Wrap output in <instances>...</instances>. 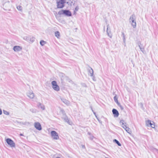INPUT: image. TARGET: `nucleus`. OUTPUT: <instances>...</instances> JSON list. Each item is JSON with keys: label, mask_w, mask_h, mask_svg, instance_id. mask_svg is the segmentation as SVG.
Masks as SVG:
<instances>
[{"label": "nucleus", "mask_w": 158, "mask_h": 158, "mask_svg": "<svg viewBox=\"0 0 158 158\" xmlns=\"http://www.w3.org/2000/svg\"><path fill=\"white\" fill-rule=\"evenodd\" d=\"M66 0H57L56 3L58 8H62L64 6V4L66 2Z\"/></svg>", "instance_id": "1"}, {"label": "nucleus", "mask_w": 158, "mask_h": 158, "mask_svg": "<svg viewBox=\"0 0 158 158\" xmlns=\"http://www.w3.org/2000/svg\"><path fill=\"white\" fill-rule=\"evenodd\" d=\"M52 88L53 89L56 91H58L60 90L59 86L57 85L56 81H54L51 83Z\"/></svg>", "instance_id": "2"}, {"label": "nucleus", "mask_w": 158, "mask_h": 158, "mask_svg": "<svg viewBox=\"0 0 158 158\" xmlns=\"http://www.w3.org/2000/svg\"><path fill=\"white\" fill-rule=\"evenodd\" d=\"M58 14L60 15L64 14L67 16H71V12L67 10H61L58 12Z\"/></svg>", "instance_id": "3"}, {"label": "nucleus", "mask_w": 158, "mask_h": 158, "mask_svg": "<svg viewBox=\"0 0 158 158\" xmlns=\"http://www.w3.org/2000/svg\"><path fill=\"white\" fill-rule=\"evenodd\" d=\"M51 134L52 138L55 140H58L59 139V136L58 134L55 131H52L51 132Z\"/></svg>", "instance_id": "4"}, {"label": "nucleus", "mask_w": 158, "mask_h": 158, "mask_svg": "<svg viewBox=\"0 0 158 158\" xmlns=\"http://www.w3.org/2000/svg\"><path fill=\"white\" fill-rule=\"evenodd\" d=\"M6 141L7 143L11 147H15V143L11 139L7 138L6 139Z\"/></svg>", "instance_id": "5"}, {"label": "nucleus", "mask_w": 158, "mask_h": 158, "mask_svg": "<svg viewBox=\"0 0 158 158\" xmlns=\"http://www.w3.org/2000/svg\"><path fill=\"white\" fill-rule=\"evenodd\" d=\"M22 49V47L19 46H15L13 48V50L15 52L21 51Z\"/></svg>", "instance_id": "6"}, {"label": "nucleus", "mask_w": 158, "mask_h": 158, "mask_svg": "<svg viewBox=\"0 0 158 158\" xmlns=\"http://www.w3.org/2000/svg\"><path fill=\"white\" fill-rule=\"evenodd\" d=\"M27 95L30 98H33L34 97V95L31 91H29L27 93Z\"/></svg>", "instance_id": "7"}, {"label": "nucleus", "mask_w": 158, "mask_h": 158, "mask_svg": "<svg viewBox=\"0 0 158 158\" xmlns=\"http://www.w3.org/2000/svg\"><path fill=\"white\" fill-rule=\"evenodd\" d=\"M106 32L108 36L110 38H111L112 35L110 31V28H109V25H107Z\"/></svg>", "instance_id": "8"}, {"label": "nucleus", "mask_w": 158, "mask_h": 158, "mask_svg": "<svg viewBox=\"0 0 158 158\" xmlns=\"http://www.w3.org/2000/svg\"><path fill=\"white\" fill-rule=\"evenodd\" d=\"M63 118L64 120L65 121V122H66L68 123L69 124L71 125L72 124V121H70L68 118V117L66 116H64V117H63Z\"/></svg>", "instance_id": "9"}, {"label": "nucleus", "mask_w": 158, "mask_h": 158, "mask_svg": "<svg viewBox=\"0 0 158 158\" xmlns=\"http://www.w3.org/2000/svg\"><path fill=\"white\" fill-rule=\"evenodd\" d=\"M112 113L114 117H118L119 115L118 111L115 109H113L112 110Z\"/></svg>", "instance_id": "10"}, {"label": "nucleus", "mask_w": 158, "mask_h": 158, "mask_svg": "<svg viewBox=\"0 0 158 158\" xmlns=\"http://www.w3.org/2000/svg\"><path fill=\"white\" fill-rule=\"evenodd\" d=\"M120 123L122 127L124 129H125V127H127L126 126L127 123H124V121L123 120H121Z\"/></svg>", "instance_id": "11"}, {"label": "nucleus", "mask_w": 158, "mask_h": 158, "mask_svg": "<svg viewBox=\"0 0 158 158\" xmlns=\"http://www.w3.org/2000/svg\"><path fill=\"white\" fill-rule=\"evenodd\" d=\"M135 16L134 15H133L131 16L129 19V21L131 23H134V22H136L135 21Z\"/></svg>", "instance_id": "12"}, {"label": "nucleus", "mask_w": 158, "mask_h": 158, "mask_svg": "<svg viewBox=\"0 0 158 158\" xmlns=\"http://www.w3.org/2000/svg\"><path fill=\"white\" fill-rule=\"evenodd\" d=\"M88 71L89 73H90L89 75L91 76H93L94 73L93 69L91 68H90L89 69H88Z\"/></svg>", "instance_id": "13"}, {"label": "nucleus", "mask_w": 158, "mask_h": 158, "mask_svg": "<svg viewBox=\"0 0 158 158\" xmlns=\"http://www.w3.org/2000/svg\"><path fill=\"white\" fill-rule=\"evenodd\" d=\"M61 100L64 103L66 104L68 106L69 105V102L67 100L64 99H62Z\"/></svg>", "instance_id": "14"}, {"label": "nucleus", "mask_w": 158, "mask_h": 158, "mask_svg": "<svg viewBox=\"0 0 158 158\" xmlns=\"http://www.w3.org/2000/svg\"><path fill=\"white\" fill-rule=\"evenodd\" d=\"M34 126L37 129L40 130V123H35L34 124Z\"/></svg>", "instance_id": "15"}, {"label": "nucleus", "mask_w": 158, "mask_h": 158, "mask_svg": "<svg viewBox=\"0 0 158 158\" xmlns=\"http://www.w3.org/2000/svg\"><path fill=\"white\" fill-rule=\"evenodd\" d=\"M35 38L33 36H30L29 37V40L30 41V42L31 43H33L35 41Z\"/></svg>", "instance_id": "16"}, {"label": "nucleus", "mask_w": 158, "mask_h": 158, "mask_svg": "<svg viewBox=\"0 0 158 158\" xmlns=\"http://www.w3.org/2000/svg\"><path fill=\"white\" fill-rule=\"evenodd\" d=\"M55 36L57 38L60 36V33L58 31H56L55 32Z\"/></svg>", "instance_id": "17"}, {"label": "nucleus", "mask_w": 158, "mask_h": 158, "mask_svg": "<svg viewBox=\"0 0 158 158\" xmlns=\"http://www.w3.org/2000/svg\"><path fill=\"white\" fill-rule=\"evenodd\" d=\"M151 123V120H148L147 121H146V125L147 126H149Z\"/></svg>", "instance_id": "18"}, {"label": "nucleus", "mask_w": 158, "mask_h": 158, "mask_svg": "<svg viewBox=\"0 0 158 158\" xmlns=\"http://www.w3.org/2000/svg\"><path fill=\"white\" fill-rule=\"evenodd\" d=\"M122 35L123 37V41L124 43H125V42L126 39H125V34L123 32H122Z\"/></svg>", "instance_id": "19"}, {"label": "nucleus", "mask_w": 158, "mask_h": 158, "mask_svg": "<svg viewBox=\"0 0 158 158\" xmlns=\"http://www.w3.org/2000/svg\"><path fill=\"white\" fill-rule=\"evenodd\" d=\"M114 142H115L119 146H121V144L116 139H114Z\"/></svg>", "instance_id": "20"}, {"label": "nucleus", "mask_w": 158, "mask_h": 158, "mask_svg": "<svg viewBox=\"0 0 158 158\" xmlns=\"http://www.w3.org/2000/svg\"><path fill=\"white\" fill-rule=\"evenodd\" d=\"M46 42L44 40H41L40 41V44L42 46L44 45L45 44H46Z\"/></svg>", "instance_id": "21"}, {"label": "nucleus", "mask_w": 158, "mask_h": 158, "mask_svg": "<svg viewBox=\"0 0 158 158\" xmlns=\"http://www.w3.org/2000/svg\"><path fill=\"white\" fill-rule=\"evenodd\" d=\"M40 108H41L43 110H45V106L44 105L41 104H40Z\"/></svg>", "instance_id": "22"}, {"label": "nucleus", "mask_w": 158, "mask_h": 158, "mask_svg": "<svg viewBox=\"0 0 158 158\" xmlns=\"http://www.w3.org/2000/svg\"><path fill=\"white\" fill-rule=\"evenodd\" d=\"M23 39L24 40H26L27 41H29V37L26 36H25L23 38Z\"/></svg>", "instance_id": "23"}, {"label": "nucleus", "mask_w": 158, "mask_h": 158, "mask_svg": "<svg viewBox=\"0 0 158 158\" xmlns=\"http://www.w3.org/2000/svg\"><path fill=\"white\" fill-rule=\"evenodd\" d=\"M131 25L134 28H135L136 27V22H134V23H131Z\"/></svg>", "instance_id": "24"}, {"label": "nucleus", "mask_w": 158, "mask_h": 158, "mask_svg": "<svg viewBox=\"0 0 158 158\" xmlns=\"http://www.w3.org/2000/svg\"><path fill=\"white\" fill-rule=\"evenodd\" d=\"M150 126L154 128L155 127V125L154 123V122H152V123H151Z\"/></svg>", "instance_id": "25"}, {"label": "nucleus", "mask_w": 158, "mask_h": 158, "mask_svg": "<svg viewBox=\"0 0 158 158\" xmlns=\"http://www.w3.org/2000/svg\"><path fill=\"white\" fill-rule=\"evenodd\" d=\"M17 9H18V10H22V7L20 6H18L17 7Z\"/></svg>", "instance_id": "26"}, {"label": "nucleus", "mask_w": 158, "mask_h": 158, "mask_svg": "<svg viewBox=\"0 0 158 158\" xmlns=\"http://www.w3.org/2000/svg\"><path fill=\"white\" fill-rule=\"evenodd\" d=\"M126 131L128 133H129V134H131V130L130 128H128L127 130H126Z\"/></svg>", "instance_id": "27"}, {"label": "nucleus", "mask_w": 158, "mask_h": 158, "mask_svg": "<svg viewBox=\"0 0 158 158\" xmlns=\"http://www.w3.org/2000/svg\"><path fill=\"white\" fill-rule=\"evenodd\" d=\"M139 47L141 50V51L143 53H144V48H141L140 45H139Z\"/></svg>", "instance_id": "28"}, {"label": "nucleus", "mask_w": 158, "mask_h": 158, "mask_svg": "<svg viewBox=\"0 0 158 158\" xmlns=\"http://www.w3.org/2000/svg\"><path fill=\"white\" fill-rule=\"evenodd\" d=\"M3 113L4 114L6 115H9V112L5 110H3Z\"/></svg>", "instance_id": "29"}, {"label": "nucleus", "mask_w": 158, "mask_h": 158, "mask_svg": "<svg viewBox=\"0 0 158 158\" xmlns=\"http://www.w3.org/2000/svg\"><path fill=\"white\" fill-rule=\"evenodd\" d=\"M114 101L115 102H117V101H118V98H117V97L116 96H115L114 97Z\"/></svg>", "instance_id": "30"}, {"label": "nucleus", "mask_w": 158, "mask_h": 158, "mask_svg": "<svg viewBox=\"0 0 158 158\" xmlns=\"http://www.w3.org/2000/svg\"><path fill=\"white\" fill-rule=\"evenodd\" d=\"M78 9H79L78 7L77 6H76L75 9V10L74 11V13H75V11H77L78 10Z\"/></svg>", "instance_id": "31"}, {"label": "nucleus", "mask_w": 158, "mask_h": 158, "mask_svg": "<svg viewBox=\"0 0 158 158\" xmlns=\"http://www.w3.org/2000/svg\"><path fill=\"white\" fill-rule=\"evenodd\" d=\"M94 138V137L93 136V135H90V137H89V139L90 140H93V139Z\"/></svg>", "instance_id": "32"}, {"label": "nucleus", "mask_w": 158, "mask_h": 158, "mask_svg": "<svg viewBox=\"0 0 158 158\" xmlns=\"http://www.w3.org/2000/svg\"><path fill=\"white\" fill-rule=\"evenodd\" d=\"M119 106L120 107V109L121 110H123L124 109L123 107L121 105H120Z\"/></svg>", "instance_id": "33"}, {"label": "nucleus", "mask_w": 158, "mask_h": 158, "mask_svg": "<svg viewBox=\"0 0 158 158\" xmlns=\"http://www.w3.org/2000/svg\"><path fill=\"white\" fill-rule=\"evenodd\" d=\"M61 111L62 112V113L63 114V115H65V114L64 113V110L61 109Z\"/></svg>", "instance_id": "34"}, {"label": "nucleus", "mask_w": 158, "mask_h": 158, "mask_svg": "<svg viewBox=\"0 0 158 158\" xmlns=\"http://www.w3.org/2000/svg\"><path fill=\"white\" fill-rule=\"evenodd\" d=\"M115 102L117 103V104L119 106L121 105L120 103L118 102V101H117V102Z\"/></svg>", "instance_id": "35"}, {"label": "nucleus", "mask_w": 158, "mask_h": 158, "mask_svg": "<svg viewBox=\"0 0 158 158\" xmlns=\"http://www.w3.org/2000/svg\"><path fill=\"white\" fill-rule=\"evenodd\" d=\"M72 3V2H67V3L69 5L70 4L71 5V3Z\"/></svg>", "instance_id": "36"}, {"label": "nucleus", "mask_w": 158, "mask_h": 158, "mask_svg": "<svg viewBox=\"0 0 158 158\" xmlns=\"http://www.w3.org/2000/svg\"><path fill=\"white\" fill-rule=\"evenodd\" d=\"M81 146L82 148H85V145H82Z\"/></svg>", "instance_id": "37"}, {"label": "nucleus", "mask_w": 158, "mask_h": 158, "mask_svg": "<svg viewBox=\"0 0 158 158\" xmlns=\"http://www.w3.org/2000/svg\"><path fill=\"white\" fill-rule=\"evenodd\" d=\"M2 114V111L1 109H0V115Z\"/></svg>", "instance_id": "38"}, {"label": "nucleus", "mask_w": 158, "mask_h": 158, "mask_svg": "<svg viewBox=\"0 0 158 158\" xmlns=\"http://www.w3.org/2000/svg\"><path fill=\"white\" fill-rule=\"evenodd\" d=\"M129 128L128 127H125V128L124 129L126 131V130H127L128 128Z\"/></svg>", "instance_id": "39"}, {"label": "nucleus", "mask_w": 158, "mask_h": 158, "mask_svg": "<svg viewBox=\"0 0 158 158\" xmlns=\"http://www.w3.org/2000/svg\"><path fill=\"white\" fill-rule=\"evenodd\" d=\"M88 134L89 135H91V133H90V132H88Z\"/></svg>", "instance_id": "40"}, {"label": "nucleus", "mask_w": 158, "mask_h": 158, "mask_svg": "<svg viewBox=\"0 0 158 158\" xmlns=\"http://www.w3.org/2000/svg\"><path fill=\"white\" fill-rule=\"evenodd\" d=\"M97 118V119H98V120L99 121H100V120H99V119L98 118Z\"/></svg>", "instance_id": "41"}, {"label": "nucleus", "mask_w": 158, "mask_h": 158, "mask_svg": "<svg viewBox=\"0 0 158 158\" xmlns=\"http://www.w3.org/2000/svg\"><path fill=\"white\" fill-rule=\"evenodd\" d=\"M97 118V119H98V120L99 121H100V120H99V119L98 118Z\"/></svg>", "instance_id": "42"}, {"label": "nucleus", "mask_w": 158, "mask_h": 158, "mask_svg": "<svg viewBox=\"0 0 158 158\" xmlns=\"http://www.w3.org/2000/svg\"><path fill=\"white\" fill-rule=\"evenodd\" d=\"M41 130V125H40V130Z\"/></svg>", "instance_id": "43"}, {"label": "nucleus", "mask_w": 158, "mask_h": 158, "mask_svg": "<svg viewBox=\"0 0 158 158\" xmlns=\"http://www.w3.org/2000/svg\"><path fill=\"white\" fill-rule=\"evenodd\" d=\"M20 135L22 136V135H23L22 134H20Z\"/></svg>", "instance_id": "44"}, {"label": "nucleus", "mask_w": 158, "mask_h": 158, "mask_svg": "<svg viewBox=\"0 0 158 158\" xmlns=\"http://www.w3.org/2000/svg\"><path fill=\"white\" fill-rule=\"evenodd\" d=\"M95 117H96V118H98L97 116L96 115V114H95Z\"/></svg>", "instance_id": "45"}, {"label": "nucleus", "mask_w": 158, "mask_h": 158, "mask_svg": "<svg viewBox=\"0 0 158 158\" xmlns=\"http://www.w3.org/2000/svg\"><path fill=\"white\" fill-rule=\"evenodd\" d=\"M95 117H96V118H98L97 116L96 115V114H95Z\"/></svg>", "instance_id": "46"}, {"label": "nucleus", "mask_w": 158, "mask_h": 158, "mask_svg": "<svg viewBox=\"0 0 158 158\" xmlns=\"http://www.w3.org/2000/svg\"><path fill=\"white\" fill-rule=\"evenodd\" d=\"M95 117H96V118H98L97 116L96 115V114H95Z\"/></svg>", "instance_id": "47"}, {"label": "nucleus", "mask_w": 158, "mask_h": 158, "mask_svg": "<svg viewBox=\"0 0 158 158\" xmlns=\"http://www.w3.org/2000/svg\"><path fill=\"white\" fill-rule=\"evenodd\" d=\"M94 114L95 115V114H96V113H95V112H94Z\"/></svg>", "instance_id": "48"}, {"label": "nucleus", "mask_w": 158, "mask_h": 158, "mask_svg": "<svg viewBox=\"0 0 158 158\" xmlns=\"http://www.w3.org/2000/svg\"><path fill=\"white\" fill-rule=\"evenodd\" d=\"M56 158H60L59 157H56Z\"/></svg>", "instance_id": "49"}, {"label": "nucleus", "mask_w": 158, "mask_h": 158, "mask_svg": "<svg viewBox=\"0 0 158 158\" xmlns=\"http://www.w3.org/2000/svg\"><path fill=\"white\" fill-rule=\"evenodd\" d=\"M92 111L93 112V110H92Z\"/></svg>", "instance_id": "50"}]
</instances>
